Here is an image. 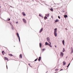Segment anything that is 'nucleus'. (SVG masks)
<instances>
[{
	"instance_id": "a19ab883",
	"label": "nucleus",
	"mask_w": 73,
	"mask_h": 73,
	"mask_svg": "<svg viewBox=\"0 0 73 73\" xmlns=\"http://www.w3.org/2000/svg\"><path fill=\"white\" fill-rule=\"evenodd\" d=\"M42 17H43L42 16Z\"/></svg>"
},
{
	"instance_id": "9b49d317",
	"label": "nucleus",
	"mask_w": 73,
	"mask_h": 73,
	"mask_svg": "<svg viewBox=\"0 0 73 73\" xmlns=\"http://www.w3.org/2000/svg\"><path fill=\"white\" fill-rule=\"evenodd\" d=\"M43 30V28H42V29L40 30V31H39V33H41L42 31Z\"/></svg>"
},
{
	"instance_id": "a878e982",
	"label": "nucleus",
	"mask_w": 73,
	"mask_h": 73,
	"mask_svg": "<svg viewBox=\"0 0 73 73\" xmlns=\"http://www.w3.org/2000/svg\"><path fill=\"white\" fill-rule=\"evenodd\" d=\"M70 63L68 64V65L67 66V67H69V65H70Z\"/></svg>"
},
{
	"instance_id": "0eeeda50",
	"label": "nucleus",
	"mask_w": 73,
	"mask_h": 73,
	"mask_svg": "<svg viewBox=\"0 0 73 73\" xmlns=\"http://www.w3.org/2000/svg\"><path fill=\"white\" fill-rule=\"evenodd\" d=\"M71 53H72L73 52V48H72V47H71Z\"/></svg>"
},
{
	"instance_id": "6e6552de",
	"label": "nucleus",
	"mask_w": 73,
	"mask_h": 73,
	"mask_svg": "<svg viewBox=\"0 0 73 73\" xmlns=\"http://www.w3.org/2000/svg\"><path fill=\"white\" fill-rule=\"evenodd\" d=\"M22 15H23V16H26V15L25 14V13L24 12H23Z\"/></svg>"
},
{
	"instance_id": "39448f33",
	"label": "nucleus",
	"mask_w": 73,
	"mask_h": 73,
	"mask_svg": "<svg viewBox=\"0 0 73 73\" xmlns=\"http://www.w3.org/2000/svg\"><path fill=\"white\" fill-rule=\"evenodd\" d=\"M60 56L61 57H63V56H64V53L62 52H61L60 53Z\"/></svg>"
},
{
	"instance_id": "b1692460",
	"label": "nucleus",
	"mask_w": 73,
	"mask_h": 73,
	"mask_svg": "<svg viewBox=\"0 0 73 73\" xmlns=\"http://www.w3.org/2000/svg\"><path fill=\"white\" fill-rule=\"evenodd\" d=\"M38 59V58H37L35 60H34V61H36Z\"/></svg>"
},
{
	"instance_id": "4c0bfd02",
	"label": "nucleus",
	"mask_w": 73,
	"mask_h": 73,
	"mask_svg": "<svg viewBox=\"0 0 73 73\" xmlns=\"http://www.w3.org/2000/svg\"><path fill=\"white\" fill-rule=\"evenodd\" d=\"M66 29V30H67V29Z\"/></svg>"
},
{
	"instance_id": "2f4dec72",
	"label": "nucleus",
	"mask_w": 73,
	"mask_h": 73,
	"mask_svg": "<svg viewBox=\"0 0 73 73\" xmlns=\"http://www.w3.org/2000/svg\"><path fill=\"white\" fill-rule=\"evenodd\" d=\"M39 16H41V14H39Z\"/></svg>"
},
{
	"instance_id": "ea45409f",
	"label": "nucleus",
	"mask_w": 73,
	"mask_h": 73,
	"mask_svg": "<svg viewBox=\"0 0 73 73\" xmlns=\"http://www.w3.org/2000/svg\"><path fill=\"white\" fill-rule=\"evenodd\" d=\"M0 8H1V7L0 6Z\"/></svg>"
},
{
	"instance_id": "f03ea898",
	"label": "nucleus",
	"mask_w": 73,
	"mask_h": 73,
	"mask_svg": "<svg viewBox=\"0 0 73 73\" xmlns=\"http://www.w3.org/2000/svg\"><path fill=\"white\" fill-rule=\"evenodd\" d=\"M47 41L49 43V44H50V45H51V42H50L49 41V40H50V39H49V37H48V38H47Z\"/></svg>"
},
{
	"instance_id": "1a4fd4ad",
	"label": "nucleus",
	"mask_w": 73,
	"mask_h": 73,
	"mask_svg": "<svg viewBox=\"0 0 73 73\" xmlns=\"http://www.w3.org/2000/svg\"><path fill=\"white\" fill-rule=\"evenodd\" d=\"M62 41L63 45H65V41H64V40H63V41Z\"/></svg>"
},
{
	"instance_id": "f257e3e1",
	"label": "nucleus",
	"mask_w": 73,
	"mask_h": 73,
	"mask_svg": "<svg viewBox=\"0 0 73 73\" xmlns=\"http://www.w3.org/2000/svg\"><path fill=\"white\" fill-rule=\"evenodd\" d=\"M54 35L55 36V37H56L57 35V28H56L54 29Z\"/></svg>"
},
{
	"instance_id": "dca6fc26",
	"label": "nucleus",
	"mask_w": 73,
	"mask_h": 73,
	"mask_svg": "<svg viewBox=\"0 0 73 73\" xmlns=\"http://www.w3.org/2000/svg\"><path fill=\"white\" fill-rule=\"evenodd\" d=\"M64 17H65V19H66V17H68V15H64Z\"/></svg>"
},
{
	"instance_id": "7ed1b4c3",
	"label": "nucleus",
	"mask_w": 73,
	"mask_h": 73,
	"mask_svg": "<svg viewBox=\"0 0 73 73\" xmlns=\"http://www.w3.org/2000/svg\"><path fill=\"white\" fill-rule=\"evenodd\" d=\"M16 35L17 36V37L19 38V42H20V36H19V33H17Z\"/></svg>"
},
{
	"instance_id": "393cba45",
	"label": "nucleus",
	"mask_w": 73,
	"mask_h": 73,
	"mask_svg": "<svg viewBox=\"0 0 73 73\" xmlns=\"http://www.w3.org/2000/svg\"><path fill=\"white\" fill-rule=\"evenodd\" d=\"M45 50V48L43 49L42 50V51L43 52Z\"/></svg>"
},
{
	"instance_id": "6ab92c4d",
	"label": "nucleus",
	"mask_w": 73,
	"mask_h": 73,
	"mask_svg": "<svg viewBox=\"0 0 73 73\" xmlns=\"http://www.w3.org/2000/svg\"><path fill=\"white\" fill-rule=\"evenodd\" d=\"M65 48H63V50H62L63 52H65Z\"/></svg>"
},
{
	"instance_id": "f704fd0d",
	"label": "nucleus",
	"mask_w": 73,
	"mask_h": 73,
	"mask_svg": "<svg viewBox=\"0 0 73 73\" xmlns=\"http://www.w3.org/2000/svg\"><path fill=\"white\" fill-rule=\"evenodd\" d=\"M10 7H11V8H12V6H10Z\"/></svg>"
},
{
	"instance_id": "473e14b6",
	"label": "nucleus",
	"mask_w": 73,
	"mask_h": 73,
	"mask_svg": "<svg viewBox=\"0 0 73 73\" xmlns=\"http://www.w3.org/2000/svg\"><path fill=\"white\" fill-rule=\"evenodd\" d=\"M63 69H61V70H60V71H61V70H63Z\"/></svg>"
},
{
	"instance_id": "c85d7f7f",
	"label": "nucleus",
	"mask_w": 73,
	"mask_h": 73,
	"mask_svg": "<svg viewBox=\"0 0 73 73\" xmlns=\"http://www.w3.org/2000/svg\"><path fill=\"white\" fill-rule=\"evenodd\" d=\"M56 71H57V70H58V69H56L55 70Z\"/></svg>"
},
{
	"instance_id": "79ce46f5",
	"label": "nucleus",
	"mask_w": 73,
	"mask_h": 73,
	"mask_svg": "<svg viewBox=\"0 0 73 73\" xmlns=\"http://www.w3.org/2000/svg\"><path fill=\"white\" fill-rule=\"evenodd\" d=\"M63 12H64V11H63Z\"/></svg>"
},
{
	"instance_id": "58836bf2",
	"label": "nucleus",
	"mask_w": 73,
	"mask_h": 73,
	"mask_svg": "<svg viewBox=\"0 0 73 73\" xmlns=\"http://www.w3.org/2000/svg\"><path fill=\"white\" fill-rule=\"evenodd\" d=\"M4 53H5V52H4Z\"/></svg>"
},
{
	"instance_id": "5701e85b",
	"label": "nucleus",
	"mask_w": 73,
	"mask_h": 73,
	"mask_svg": "<svg viewBox=\"0 0 73 73\" xmlns=\"http://www.w3.org/2000/svg\"><path fill=\"white\" fill-rule=\"evenodd\" d=\"M50 9L51 11H53V10L52 8H51V9Z\"/></svg>"
},
{
	"instance_id": "9d476101",
	"label": "nucleus",
	"mask_w": 73,
	"mask_h": 73,
	"mask_svg": "<svg viewBox=\"0 0 73 73\" xmlns=\"http://www.w3.org/2000/svg\"><path fill=\"white\" fill-rule=\"evenodd\" d=\"M41 59V57H39L38 58V60L39 61H40Z\"/></svg>"
},
{
	"instance_id": "412c9836",
	"label": "nucleus",
	"mask_w": 73,
	"mask_h": 73,
	"mask_svg": "<svg viewBox=\"0 0 73 73\" xmlns=\"http://www.w3.org/2000/svg\"><path fill=\"white\" fill-rule=\"evenodd\" d=\"M44 20H46V19H48V18L46 17H44Z\"/></svg>"
},
{
	"instance_id": "72a5a7b5",
	"label": "nucleus",
	"mask_w": 73,
	"mask_h": 73,
	"mask_svg": "<svg viewBox=\"0 0 73 73\" xmlns=\"http://www.w3.org/2000/svg\"><path fill=\"white\" fill-rule=\"evenodd\" d=\"M6 67H7V69H8V67L7 66V65L6 66Z\"/></svg>"
},
{
	"instance_id": "2eb2a0df",
	"label": "nucleus",
	"mask_w": 73,
	"mask_h": 73,
	"mask_svg": "<svg viewBox=\"0 0 73 73\" xmlns=\"http://www.w3.org/2000/svg\"><path fill=\"white\" fill-rule=\"evenodd\" d=\"M58 21H59L58 19H56V21H55V22L56 23H57V22H58Z\"/></svg>"
},
{
	"instance_id": "ddd939ff",
	"label": "nucleus",
	"mask_w": 73,
	"mask_h": 73,
	"mask_svg": "<svg viewBox=\"0 0 73 73\" xmlns=\"http://www.w3.org/2000/svg\"><path fill=\"white\" fill-rule=\"evenodd\" d=\"M19 57L21 58H22V55L21 54L20 55Z\"/></svg>"
},
{
	"instance_id": "7c9ffc66",
	"label": "nucleus",
	"mask_w": 73,
	"mask_h": 73,
	"mask_svg": "<svg viewBox=\"0 0 73 73\" xmlns=\"http://www.w3.org/2000/svg\"><path fill=\"white\" fill-rule=\"evenodd\" d=\"M16 24H18V22H16Z\"/></svg>"
},
{
	"instance_id": "20e7f679",
	"label": "nucleus",
	"mask_w": 73,
	"mask_h": 73,
	"mask_svg": "<svg viewBox=\"0 0 73 73\" xmlns=\"http://www.w3.org/2000/svg\"><path fill=\"white\" fill-rule=\"evenodd\" d=\"M49 45V46H50V47H52V46H50V44H49V43H47V42H46L45 43V45Z\"/></svg>"
},
{
	"instance_id": "f3484780",
	"label": "nucleus",
	"mask_w": 73,
	"mask_h": 73,
	"mask_svg": "<svg viewBox=\"0 0 73 73\" xmlns=\"http://www.w3.org/2000/svg\"><path fill=\"white\" fill-rule=\"evenodd\" d=\"M46 16H47V17H49V14H46Z\"/></svg>"
},
{
	"instance_id": "cd10ccee",
	"label": "nucleus",
	"mask_w": 73,
	"mask_h": 73,
	"mask_svg": "<svg viewBox=\"0 0 73 73\" xmlns=\"http://www.w3.org/2000/svg\"><path fill=\"white\" fill-rule=\"evenodd\" d=\"M58 17L59 19H60V17L58 16Z\"/></svg>"
},
{
	"instance_id": "c756f323",
	"label": "nucleus",
	"mask_w": 73,
	"mask_h": 73,
	"mask_svg": "<svg viewBox=\"0 0 73 73\" xmlns=\"http://www.w3.org/2000/svg\"><path fill=\"white\" fill-rule=\"evenodd\" d=\"M51 17L52 18V19H53V15H52L51 16Z\"/></svg>"
},
{
	"instance_id": "aec40b11",
	"label": "nucleus",
	"mask_w": 73,
	"mask_h": 73,
	"mask_svg": "<svg viewBox=\"0 0 73 73\" xmlns=\"http://www.w3.org/2000/svg\"><path fill=\"white\" fill-rule=\"evenodd\" d=\"M39 46L40 48L41 47V44L40 43H39Z\"/></svg>"
},
{
	"instance_id": "4468645a",
	"label": "nucleus",
	"mask_w": 73,
	"mask_h": 73,
	"mask_svg": "<svg viewBox=\"0 0 73 73\" xmlns=\"http://www.w3.org/2000/svg\"><path fill=\"white\" fill-rule=\"evenodd\" d=\"M66 64V62L65 61L63 62V65H64Z\"/></svg>"
},
{
	"instance_id": "a211bd4d",
	"label": "nucleus",
	"mask_w": 73,
	"mask_h": 73,
	"mask_svg": "<svg viewBox=\"0 0 73 73\" xmlns=\"http://www.w3.org/2000/svg\"><path fill=\"white\" fill-rule=\"evenodd\" d=\"M2 53H3V55H4V53H5V52H4V51H2Z\"/></svg>"
},
{
	"instance_id": "e433bc0d",
	"label": "nucleus",
	"mask_w": 73,
	"mask_h": 73,
	"mask_svg": "<svg viewBox=\"0 0 73 73\" xmlns=\"http://www.w3.org/2000/svg\"><path fill=\"white\" fill-rule=\"evenodd\" d=\"M29 66H30V64L29 63Z\"/></svg>"
},
{
	"instance_id": "f8f14e48",
	"label": "nucleus",
	"mask_w": 73,
	"mask_h": 73,
	"mask_svg": "<svg viewBox=\"0 0 73 73\" xmlns=\"http://www.w3.org/2000/svg\"><path fill=\"white\" fill-rule=\"evenodd\" d=\"M4 58H5V60H8V58L5 57Z\"/></svg>"
},
{
	"instance_id": "bb28decb",
	"label": "nucleus",
	"mask_w": 73,
	"mask_h": 73,
	"mask_svg": "<svg viewBox=\"0 0 73 73\" xmlns=\"http://www.w3.org/2000/svg\"><path fill=\"white\" fill-rule=\"evenodd\" d=\"M10 18H9L8 19H7V21H9V20H10Z\"/></svg>"
},
{
	"instance_id": "4be33fe9",
	"label": "nucleus",
	"mask_w": 73,
	"mask_h": 73,
	"mask_svg": "<svg viewBox=\"0 0 73 73\" xmlns=\"http://www.w3.org/2000/svg\"><path fill=\"white\" fill-rule=\"evenodd\" d=\"M9 55L10 56H13V55L12 54H9Z\"/></svg>"
},
{
	"instance_id": "423d86ee",
	"label": "nucleus",
	"mask_w": 73,
	"mask_h": 73,
	"mask_svg": "<svg viewBox=\"0 0 73 73\" xmlns=\"http://www.w3.org/2000/svg\"><path fill=\"white\" fill-rule=\"evenodd\" d=\"M23 20L24 23H27L26 20L25 19H23Z\"/></svg>"
},
{
	"instance_id": "c9c22d12",
	"label": "nucleus",
	"mask_w": 73,
	"mask_h": 73,
	"mask_svg": "<svg viewBox=\"0 0 73 73\" xmlns=\"http://www.w3.org/2000/svg\"><path fill=\"white\" fill-rule=\"evenodd\" d=\"M55 47H56V48H57V46H55Z\"/></svg>"
}]
</instances>
